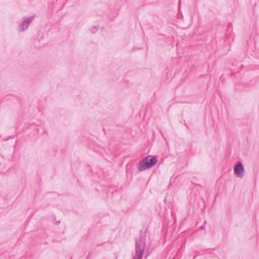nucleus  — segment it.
<instances>
[{"instance_id":"1","label":"nucleus","mask_w":259,"mask_h":259,"mask_svg":"<svg viewBox=\"0 0 259 259\" xmlns=\"http://www.w3.org/2000/svg\"><path fill=\"white\" fill-rule=\"evenodd\" d=\"M146 233L142 232L140 238L136 240L135 242L136 252L133 259H142L146 245Z\"/></svg>"},{"instance_id":"2","label":"nucleus","mask_w":259,"mask_h":259,"mask_svg":"<svg viewBox=\"0 0 259 259\" xmlns=\"http://www.w3.org/2000/svg\"><path fill=\"white\" fill-rule=\"evenodd\" d=\"M244 168L242 163L238 162L234 166V173L238 177L242 178L244 175Z\"/></svg>"},{"instance_id":"3","label":"nucleus","mask_w":259,"mask_h":259,"mask_svg":"<svg viewBox=\"0 0 259 259\" xmlns=\"http://www.w3.org/2000/svg\"><path fill=\"white\" fill-rule=\"evenodd\" d=\"M151 156H148L147 157L144 158L142 161H141L138 165V168L140 171L145 170L147 169L150 168L148 164V160Z\"/></svg>"},{"instance_id":"4","label":"nucleus","mask_w":259,"mask_h":259,"mask_svg":"<svg viewBox=\"0 0 259 259\" xmlns=\"http://www.w3.org/2000/svg\"><path fill=\"white\" fill-rule=\"evenodd\" d=\"M33 19L34 17L33 16L30 17L25 18L24 19L23 22L19 25V27L21 29L22 31H24L28 27L30 23L31 22Z\"/></svg>"},{"instance_id":"5","label":"nucleus","mask_w":259,"mask_h":259,"mask_svg":"<svg viewBox=\"0 0 259 259\" xmlns=\"http://www.w3.org/2000/svg\"><path fill=\"white\" fill-rule=\"evenodd\" d=\"M158 161L157 158L155 157H152L148 161V164L149 165V167L151 168L153 166H154L155 164L157 163Z\"/></svg>"},{"instance_id":"6","label":"nucleus","mask_w":259,"mask_h":259,"mask_svg":"<svg viewBox=\"0 0 259 259\" xmlns=\"http://www.w3.org/2000/svg\"><path fill=\"white\" fill-rule=\"evenodd\" d=\"M99 27L98 26H95L92 29V31L93 32H96L97 30L98 29Z\"/></svg>"},{"instance_id":"7","label":"nucleus","mask_w":259,"mask_h":259,"mask_svg":"<svg viewBox=\"0 0 259 259\" xmlns=\"http://www.w3.org/2000/svg\"><path fill=\"white\" fill-rule=\"evenodd\" d=\"M149 255V253L146 254V258H147V256H148Z\"/></svg>"}]
</instances>
